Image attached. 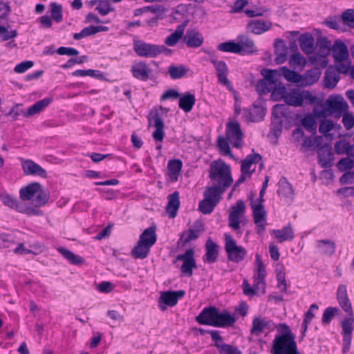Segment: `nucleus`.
Returning a JSON list of instances; mask_svg holds the SVG:
<instances>
[{
  "label": "nucleus",
  "mask_w": 354,
  "mask_h": 354,
  "mask_svg": "<svg viewBox=\"0 0 354 354\" xmlns=\"http://www.w3.org/2000/svg\"><path fill=\"white\" fill-rule=\"evenodd\" d=\"M337 299L342 308L348 314V317L344 318L341 322L343 336L342 353L346 354L351 345L352 334L354 329V315L345 285L339 286L337 290Z\"/></svg>",
  "instance_id": "nucleus-1"
},
{
  "label": "nucleus",
  "mask_w": 354,
  "mask_h": 354,
  "mask_svg": "<svg viewBox=\"0 0 354 354\" xmlns=\"http://www.w3.org/2000/svg\"><path fill=\"white\" fill-rule=\"evenodd\" d=\"M209 177L212 185L224 190H227L233 183L231 167L221 159L211 163Z\"/></svg>",
  "instance_id": "nucleus-2"
},
{
  "label": "nucleus",
  "mask_w": 354,
  "mask_h": 354,
  "mask_svg": "<svg viewBox=\"0 0 354 354\" xmlns=\"http://www.w3.org/2000/svg\"><path fill=\"white\" fill-rule=\"evenodd\" d=\"M285 329L284 333L275 337L272 345V354H300L297 351L295 336L290 328L285 324H281Z\"/></svg>",
  "instance_id": "nucleus-3"
},
{
  "label": "nucleus",
  "mask_w": 354,
  "mask_h": 354,
  "mask_svg": "<svg viewBox=\"0 0 354 354\" xmlns=\"http://www.w3.org/2000/svg\"><path fill=\"white\" fill-rule=\"evenodd\" d=\"M225 249L227 254L228 259L235 263H239L243 261L247 254L245 249L241 246H238L234 239L228 234H225Z\"/></svg>",
  "instance_id": "nucleus-4"
},
{
  "label": "nucleus",
  "mask_w": 354,
  "mask_h": 354,
  "mask_svg": "<svg viewBox=\"0 0 354 354\" xmlns=\"http://www.w3.org/2000/svg\"><path fill=\"white\" fill-rule=\"evenodd\" d=\"M326 104L327 108L321 112V114L324 116L337 113L335 116L339 118L348 109L347 102L343 98L338 100L336 97H330L327 100Z\"/></svg>",
  "instance_id": "nucleus-5"
},
{
  "label": "nucleus",
  "mask_w": 354,
  "mask_h": 354,
  "mask_svg": "<svg viewBox=\"0 0 354 354\" xmlns=\"http://www.w3.org/2000/svg\"><path fill=\"white\" fill-rule=\"evenodd\" d=\"M149 125L156 127V130L152 133V137L156 141L162 142L165 137V122L161 118L158 111L153 110L148 115Z\"/></svg>",
  "instance_id": "nucleus-6"
},
{
  "label": "nucleus",
  "mask_w": 354,
  "mask_h": 354,
  "mask_svg": "<svg viewBox=\"0 0 354 354\" xmlns=\"http://www.w3.org/2000/svg\"><path fill=\"white\" fill-rule=\"evenodd\" d=\"M194 250L190 248L187 250L185 253L178 254L176 257L177 261H183L180 267V272L188 277L192 276L193 269L197 268L196 262L194 259Z\"/></svg>",
  "instance_id": "nucleus-7"
},
{
  "label": "nucleus",
  "mask_w": 354,
  "mask_h": 354,
  "mask_svg": "<svg viewBox=\"0 0 354 354\" xmlns=\"http://www.w3.org/2000/svg\"><path fill=\"white\" fill-rule=\"evenodd\" d=\"M185 295V291L180 290L177 291H165L162 292L159 299V307L162 310L167 309L165 304L169 306H174L177 304L178 299Z\"/></svg>",
  "instance_id": "nucleus-8"
},
{
  "label": "nucleus",
  "mask_w": 354,
  "mask_h": 354,
  "mask_svg": "<svg viewBox=\"0 0 354 354\" xmlns=\"http://www.w3.org/2000/svg\"><path fill=\"white\" fill-rule=\"evenodd\" d=\"M158 45L136 40L133 42V50L140 57H155L158 55Z\"/></svg>",
  "instance_id": "nucleus-9"
},
{
  "label": "nucleus",
  "mask_w": 354,
  "mask_h": 354,
  "mask_svg": "<svg viewBox=\"0 0 354 354\" xmlns=\"http://www.w3.org/2000/svg\"><path fill=\"white\" fill-rule=\"evenodd\" d=\"M274 324L271 319L261 316H256L253 318L250 333L255 336H259L265 329L272 330Z\"/></svg>",
  "instance_id": "nucleus-10"
},
{
  "label": "nucleus",
  "mask_w": 354,
  "mask_h": 354,
  "mask_svg": "<svg viewBox=\"0 0 354 354\" xmlns=\"http://www.w3.org/2000/svg\"><path fill=\"white\" fill-rule=\"evenodd\" d=\"M176 13L185 16L187 17V19L189 20V17L196 18L201 17L205 14V12L198 5L188 3L178 5L176 8Z\"/></svg>",
  "instance_id": "nucleus-11"
},
{
  "label": "nucleus",
  "mask_w": 354,
  "mask_h": 354,
  "mask_svg": "<svg viewBox=\"0 0 354 354\" xmlns=\"http://www.w3.org/2000/svg\"><path fill=\"white\" fill-rule=\"evenodd\" d=\"M236 319L227 310L220 311L218 308L215 315L213 326L218 328H227L234 326Z\"/></svg>",
  "instance_id": "nucleus-12"
},
{
  "label": "nucleus",
  "mask_w": 354,
  "mask_h": 354,
  "mask_svg": "<svg viewBox=\"0 0 354 354\" xmlns=\"http://www.w3.org/2000/svg\"><path fill=\"white\" fill-rule=\"evenodd\" d=\"M21 166L25 175L38 176L46 178V171L32 160H22Z\"/></svg>",
  "instance_id": "nucleus-13"
},
{
  "label": "nucleus",
  "mask_w": 354,
  "mask_h": 354,
  "mask_svg": "<svg viewBox=\"0 0 354 354\" xmlns=\"http://www.w3.org/2000/svg\"><path fill=\"white\" fill-rule=\"evenodd\" d=\"M131 71L136 79L141 81H147L152 73V70L144 61L133 64Z\"/></svg>",
  "instance_id": "nucleus-14"
},
{
  "label": "nucleus",
  "mask_w": 354,
  "mask_h": 354,
  "mask_svg": "<svg viewBox=\"0 0 354 354\" xmlns=\"http://www.w3.org/2000/svg\"><path fill=\"white\" fill-rule=\"evenodd\" d=\"M183 41L188 47H200L204 41L201 33L196 29H188L183 37Z\"/></svg>",
  "instance_id": "nucleus-15"
},
{
  "label": "nucleus",
  "mask_w": 354,
  "mask_h": 354,
  "mask_svg": "<svg viewBox=\"0 0 354 354\" xmlns=\"http://www.w3.org/2000/svg\"><path fill=\"white\" fill-rule=\"evenodd\" d=\"M319 162L322 168L330 167L333 165V153L329 145H324L318 149Z\"/></svg>",
  "instance_id": "nucleus-16"
},
{
  "label": "nucleus",
  "mask_w": 354,
  "mask_h": 354,
  "mask_svg": "<svg viewBox=\"0 0 354 354\" xmlns=\"http://www.w3.org/2000/svg\"><path fill=\"white\" fill-rule=\"evenodd\" d=\"M216 310L217 308L212 306L203 308L196 317V321L200 324L213 326Z\"/></svg>",
  "instance_id": "nucleus-17"
},
{
  "label": "nucleus",
  "mask_w": 354,
  "mask_h": 354,
  "mask_svg": "<svg viewBox=\"0 0 354 354\" xmlns=\"http://www.w3.org/2000/svg\"><path fill=\"white\" fill-rule=\"evenodd\" d=\"M256 263L257 265V273L254 275L255 286L257 287H261L263 289L266 288V270L263 261L261 259L259 254L257 253L255 255Z\"/></svg>",
  "instance_id": "nucleus-18"
},
{
  "label": "nucleus",
  "mask_w": 354,
  "mask_h": 354,
  "mask_svg": "<svg viewBox=\"0 0 354 354\" xmlns=\"http://www.w3.org/2000/svg\"><path fill=\"white\" fill-rule=\"evenodd\" d=\"M205 250L204 261L209 263L216 262L218 257V245L211 238H209L206 241Z\"/></svg>",
  "instance_id": "nucleus-19"
},
{
  "label": "nucleus",
  "mask_w": 354,
  "mask_h": 354,
  "mask_svg": "<svg viewBox=\"0 0 354 354\" xmlns=\"http://www.w3.org/2000/svg\"><path fill=\"white\" fill-rule=\"evenodd\" d=\"M214 66L216 71L218 82L226 86L227 88H231L230 82L227 79L228 68L225 62L224 61L214 62Z\"/></svg>",
  "instance_id": "nucleus-20"
},
{
  "label": "nucleus",
  "mask_w": 354,
  "mask_h": 354,
  "mask_svg": "<svg viewBox=\"0 0 354 354\" xmlns=\"http://www.w3.org/2000/svg\"><path fill=\"white\" fill-rule=\"evenodd\" d=\"M180 204L178 192L176 191L168 196V203L166 207V211L169 218H173L176 216Z\"/></svg>",
  "instance_id": "nucleus-21"
},
{
  "label": "nucleus",
  "mask_w": 354,
  "mask_h": 354,
  "mask_svg": "<svg viewBox=\"0 0 354 354\" xmlns=\"http://www.w3.org/2000/svg\"><path fill=\"white\" fill-rule=\"evenodd\" d=\"M333 53L335 62H343L348 57V50L346 45L339 40L335 41Z\"/></svg>",
  "instance_id": "nucleus-22"
},
{
  "label": "nucleus",
  "mask_w": 354,
  "mask_h": 354,
  "mask_svg": "<svg viewBox=\"0 0 354 354\" xmlns=\"http://www.w3.org/2000/svg\"><path fill=\"white\" fill-rule=\"evenodd\" d=\"M183 162L179 159L171 160L168 162V176L171 182H176L181 172Z\"/></svg>",
  "instance_id": "nucleus-23"
},
{
  "label": "nucleus",
  "mask_w": 354,
  "mask_h": 354,
  "mask_svg": "<svg viewBox=\"0 0 354 354\" xmlns=\"http://www.w3.org/2000/svg\"><path fill=\"white\" fill-rule=\"evenodd\" d=\"M188 22L189 19H186L181 24L178 25L176 30L166 38L165 43L167 46H174L183 37L185 28L187 26Z\"/></svg>",
  "instance_id": "nucleus-24"
},
{
  "label": "nucleus",
  "mask_w": 354,
  "mask_h": 354,
  "mask_svg": "<svg viewBox=\"0 0 354 354\" xmlns=\"http://www.w3.org/2000/svg\"><path fill=\"white\" fill-rule=\"evenodd\" d=\"M41 184L39 183H31L27 186L21 188L19 191L20 198L23 201H29L39 191H40Z\"/></svg>",
  "instance_id": "nucleus-25"
},
{
  "label": "nucleus",
  "mask_w": 354,
  "mask_h": 354,
  "mask_svg": "<svg viewBox=\"0 0 354 354\" xmlns=\"http://www.w3.org/2000/svg\"><path fill=\"white\" fill-rule=\"evenodd\" d=\"M272 234L280 243L292 241L295 238L294 231L290 223L284 226L281 230H274Z\"/></svg>",
  "instance_id": "nucleus-26"
},
{
  "label": "nucleus",
  "mask_w": 354,
  "mask_h": 354,
  "mask_svg": "<svg viewBox=\"0 0 354 354\" xmlns=\"http://www.w3.org/2000/svg\"><path fill=\"white\" fill-rule=\"evenodd\" d=\"M284 102L286 104L297 107L302 105L301 91L299 88L291 89L285 95Z\"/></svg>",
  "instance_id": "nucleus-27"
},
{
  "label": "nucleus",
  "mask_w": 354,
  "mask_h": 354,
  "mask_svg": "<svg viewBox=\"0 0 354 354\" xmlns=\"http://www.w3.org/2000/svg\"><path fill=\"white\" fill-rule=\"evenodd\" d=\"M52 102V98L46 97L30 106L24 114V118H30L41 112Z\"/></svg>",
  "instance_id": "nucleus-28"
},
{
  "label": "nucleus",
  "mask_w": 354,
  "mask_h": 354,
  "mask_svg": "<svg viewBox=\"0 0 354 354\" xmlns=\"http://www.w3.org/2000/svg\"><path fill=\"white\" fill-rule=\"evenodd\" d=\"M226 190L221 189L217 186L207 187L203 193L204 197L218 204L222 199V195Z\"/></svg>",
  "instance_id": "nucleus-29"
},
{
  "label": "nucleus",
  "mask_w": 354,
  "mask_h": 354,
  "mask_svg": "<svg viewBox=\"0 0 354 354\" xmlns=\"http://www.w3.org/2000/svg\"><path fill=\"white\" fill-rule=\"evenodd\" d=\"M156 231V227L155 225H152L142 232L140 235L139 239L151 248L157 241Z\"/></svg>",
  "instance_id": "nucleus-30"
},
{
  "label": "nucleus",
  "mask_w": 354,
  "mask_h": 354,
  "mask_svg": "<svg viewBox=\"0 0 354 354\" xmlns=\"http://www.w3.org/2000/svg\"><path fill=\"white\" fill-rule=\"evenodd\" d=\"M300 47L307 55L311 54L314 50L315 39L313 36L309 33H304L299 37Z\"/></svg>",
  "instance_id": "nucleus-31"
},
{
  "label": "nucleus",
  "mask_w": 354,
  "mask_h": 354,
  "mask_svg": "<svg viewBox=\"0 0 354 354\" xmlns=\"http://www.w3.org/2000/svg\"><path fill=\"white\" fill-rule=\"evenodd\" d=\"M0 199L6 206L14 209L19 212H24V207L17 198L12 197L8 194H2L0 195Z\"/></svg>",
  "instance_id": "nucleus-32"
},
{
  "label": "nucleus",
  "mask_w": 354,
  "mask_h": 354,
  "mask_svg": "<svg viewBox=\"0 0 354 354\" xmlns=\"http://www.w3.org/2000/svg\"><path fill=\"white\" fill-rule=\"evenodd\" d=\"M248 112L247 120L252 122H260L263 120L266 110L261 106L253 105Z\"/></svg>",
  "instance_id": "nucleus-33"
},
{
  "label": "nucleus",
  "mask_w": 354,
  "mask_h": 354,
  "mask_svg": "<svg viewBox=\"0 0 354 354\" xmlns=\"http://www.w3.org/2000/svg\"><path fill=\"white\" fill-rule=\"evenodd\" d=\"M317 247L323 254L330 257L335 254L336 244L333 241L322 239L317 241Z\"/></svg>",
  "instance_id": "nucleus-34"
},
{
  "label": "nucleus",
  "mask_w": 354,
  "mask_h": 354,
  "mask_svg": "<svg viewBox=\"0 0 354 354\" xmlns=\"http://www.w3.org/2000/svg\"><path fill=\"white\" fill-rule=\"evenodd\" d=\"M179 98V108L186 113L190 112L196 102L194 95L187 92Z\"/></svg>",
  "instance_id": "nucleus-35"
},
{
  "label": "nucleus",
  "mask_w": 354,
  "mask_h": 354,
  "mask_svg": "<svg viewBox=\"0 0 354 354\" xmlns=\"http://www.w3.org/2000/svg\"><path fill=\"white\" fill-rule=\"evenodd\" d=\"M150 249L151 247L139 239L136 245L132 249L131 254L135 259H144L148 256Z\"/></svg>",
  "instance_id": "nucleus-36"
},
{
  "label": "nucleus",
  "mask_w": 354,
  "mask_h": 354,
  "mask_svg": "<svg viewBox=\"0 0 354 354\" xmlns=\"http://www.w3.org/2000/svg\"><path fill=\"white\" fill-rule=\"evenodd\" d=\"M226 135L228 138L243 139V132L238 122H230L227 124Z\"/></svg>",
  "instance_id": "nucleus-37"
},
{
  "label": "nucleus",
  "mask_w": 354,
  "mask_h": 354,
  "mask_svg": "<svg viewBox=\"0 0 354 354\" xmlns=\"http://www.w3.org/2000/svg\"><path fill=\"white\" fill-rule=\"evenodd\" d=\"M339 80V75L335 71L329 68L326 70L324 75V86L327 88H334Z\"/></svg>",
  "instance_id": "nucleus-38"
},
{
  "label": "nucleus",
  "mask_w": 354,
  "mask_h": 354,
  "mask_svg": "<svg viewBox=\"0 0 354 354\" xmlns=\"http://www.w3.org/2000/svg\"><path fill=\"white\" fill-rule=\"evenodd\" d=\"M248 30L256 35H260L269 30L270 26L260 20H250L247 25Z\"/></svg>",
  "instance_id": "nucleus-39"
},
{
  "label": "nucleus",
  "mask_w": 354,
  "mask_h": 354,
  "mask_svg": "<svg viewBox=\"0 0 354 354\" xmlns=\"http://www.w3.org/2000/svg\"><path fill=\"white\" fill-rule=\"evenodd\" d=\"M278 194L286 198H292L294 196V190L292 185L288 180L283 177L279 182Z\"/></svg>",
  "instance_id": "nucleus-40"
},
{
  "label": "nucleus",
  "mask_w": 354,
  "mask_h": 354,
  "mask_svg": "<svg viewBox=\"0 0 354 354\" xmlns=\"http://www.w3.org/2000/svg\"><path fill=\"white\" fill-rule=\"evenodd\" d=\"M57 250L65 259L73 265L78 266L84 263V259L82 257L74 254L68 249L59 248Z\"/></svg>",
  "instance_id": "nucleus-41"
},
{
  "label": "nucleus",
  "mask_w": 354,
  "mask_h": 354,
  "mask_svg": "<svg viewBox=\"0 0 354 354\" xmlns=\"http://www.w3.org/2000/svg\"><path fill=\"white\" fill-rule=\"evenodd\" d=\"M251 207L253 211V217L255 223H260L266 221V212L263 207V204H254V201H251Z\"/></svg>",
  "instance_id": "nucleus-42"
},
{
  "label": "nucleus",
  "mask_w": 354,
  "mask_h": 354,
  "mask_svg": "<svg viewBox=\"0 0 354 354\" xmlns=\"http://www.w3.org/2000/svg\"><path fill=\"white\" fill-rule=\"evenodd\" d=\"M217 49L223 52L241 53L243 47L239 43H236L234 41H226L218 45Z\"/></svg>",
  "instance_id": "nucleus-43"
},
{
  "label": "nucleus",
  "mask_w": 354,
  "mask_h": 354,
  "mask_svg": "<svg viewBox=\"0 0 354 354\" xmlns=\"http://www.w3.org/2000/svg\"><path fill=\"white\" fill-rule=\"evenodd\" d=\"M204 229H189L185 231L181 234L180 241L183 242V245H185L191 241L198 239L201 232H203Z\"/></svg>",
  "instance_id": "nucleus-44"
},
{
  "label": "nucleus",
  "mask_w": 354,
  "mask_h": 354,
  "mask_svg": "<svg viewBox=\"0 0 354 354\" xmlns=\"http://www.w3.org/2000/svg\"><path fill=\"white\" fill-rule=\"evenodd\" d=\"M281 71L283 77L289 82L293 83H299L303 80V77L297 72L289 69L286 66H282Z\"/></svg>",
  "instance_id": "nucleus-45"
},
{
  "label": "nucleus",
  "mask_w": 354,
  "mask_h": 354,
  "mask_svg": "<svg viewBox=\"0 0 354 354\" xmlns=\"http://www.w3.org/2000/svg\"><path fill=\"white\" fill-rule=\"evenodd\" d=\"M188 72V68L185 66L171 65L168 68V73L173 80L180 79L184 77Z\"/></svg>",
  "instance_id": "nucleus-46"
},
{
  "label": "nucleus",
  "mask_w": 354,
  "mask_h": 354,
  "mask_svg": "<svg viewBox=\"0 0 354 354\" xmlns=\"http://www.w3.org/2000/svg\"><path fill=\"white\" fill-rule=\"evenodd\" d=\"M217 147L222 154L229 156L230 158H234V156L230 147L228 140L222 136H219L218 137Z\"/></svg>",
  "instance_id": "nucleus-47"
},
{
  "label": "nucleus",
  "mask_w": 354,
  "mask_h": 354,
  "mask_svg": "<svg viewBox=\"0 0 354 354\" xmlns=\"http://www.w3.org/2000/svg\"><path fill=\"white\" fill-rule=\"evenodd\" d=\"M90 6L91 7L95 6V10L102 16L108 15L114 10L109 3V1H90Z\"/></svg>",
  "instance_id": "nucleus-48"
},
{
  "label": "nucleus",
  "mask_w": 354,
  "mask_h": 354,
  "mask_svg": "<svg viewBox=\"0 0 354 354\" xmlns=\"http://www.w3.org/2000/svg\"><path fill=\"white\" fill-rule=\"evenodd\" d=\"M72 75L73 76H91L95 78H97L98 80H103L104 79V74L100 71L97 70H93V69H88V70H76L74 71Z\"/></svg>",
  "instance_id": "nucleus-49"
},
{
  "label": "nucleus",
  "mask_w": 354,
  "mask_h": 354,
  "mask_svg": "<svg viewBox=\"0 0 354 354\" xmlns=\"http://www.w3.org/2000/svg\"><path fill=\"white\" fill-rule=\"evenodd\" d=\"M321 75V72L319 69L315 68L311 69L306 72L305 76L304 78V84L306 85H312L317 82L319 79Z\"/></svg>",
  "instance_id": "nucleus-50"
},
{
  "label": "nucleus",
  "mask_w": 354,
  "mask_h": 354,
  "mask_svg": "<svg viewBox=\"0 0 354 354\" xmlns=\"http://www.w3.org/2000/svg\"><path fill=\"white\" fill-rule=\"evenodd\" d=\"M216 205L217 204L204 197L199 203L198 209L204 214H209L213 212Z\"/></svg>",
  "instance_id": "nucleus-51"
},
{
  "label": "nucleus",
  "mask_w": 354,
  "mask_h": 354,
  "mask_svg": "<svg viewBox=\"0 0 354 354\" xmlns=\"http://www.w3.org/2000/svg\"><path fill=\"white\" fill-rule=\"evenodd\" d=\"M51 18L59 23L62 21V7L57 3H51L50 5Z\"/></svg>",
  "instance_id": "nucleus-52"
},
{
  "label": "nucleus",
  "mask_w": 354,
  "mask_h": 354,
  "mask_svg": "<svg viewBox=\"0 0 354 354\" xmlns=\"http://www.w3.org/2000/svg\"><path fill=\"white\" fill-rule=\"evenodd\" d=\"M288 92L285 86L276 83L272 88V97L276 100L280 99L285 100V95Z\"/></svg>",
  "instance_id": "nucleus-53"
},
{
  "label": "nucleus",
  "mask_w": 354,
  "mask_h": 354,
  "mask_svg": "<svg viewBox=\"0 0 354 354\" xmlns=\"http://www.w3.org/2000/svg\"><path fill=\"white\" fill-rule=\"evenodd\" d=\"M243 47L242 54L253 53L254 50V44L253 40L245 37H243L241 39V44Z\"/></svg>",
  "instance_id": "nucleus-54"
},
{
  "label": "nucleus",
  "mask_w": 354,
  "mask_h": 354,
  "mask_svg": "<svg viewBox=\"0 0 354 354\" xmlns=\"http://www.w3.org/2000/svg\"><path fill=\"white\" fill-rule=\"evenodd\" d=\"M339 312V309L337 307H328L327 308L323 313L322 315V323L323 324H329L335 314H337Z\"/></svg>",
  "instance_id": "nucleus-55"
},
{
  "label": "nucleus",
  "mask_w": 354,
  "mask_h": 354,
  "mask_svg": "<svg viewBox=\"0 0 354 354\" xmlns=\"http://www.w3.org/2000/svg\"><path fill=\"white\" fill-rule=\"evenodd\" d=\"M35 202L38 206H44L46 205L50 198V192L47 189H44L41 187L40 191L37 192Z\"/></svg>",
  "instance_id": "nucleus-56"
},
{
  "label": "nucleus",
  "mask_w": 354,
  "mask_h": 354,
  "mask_svg": "<svg viewBox=\"0 0 354 354\" xmlns=\"http://www.w3.org/2000/svg\"><path fill=\"white\" fill-rule=\"evenodd\" d=\"M272 116L275 119H280L287 116V106L286 104H277L272 108Z\"/></svg>",
  "instance_id": "nucleus-57"
},
{
  "label": "nucleus",
  "mask_w": 354,
  "mask_h": 354,
  "mask_svg": "<svg viewBox=\"0 0 354 354\" xmlns=\"http://www.w3.org/2000/svg\"><path fill=\"white\" fill-rule=\"evenodd\" d=\"M165 8L162 6H160V5L147 6L143 8L136 10L134 12V15L138 16L146 10H150L153 13H157L158 15H161L165 12Z\"/></svg>",
  "instance_id": "nucleus-58"
},
{
  "label": "nucleus",
  "mask_w": 354,
  "mask_h": 354,
  "mask_svg": "<svg viewBox=\"0 0 354 354\" xmlns=\"http://www.w3.org/2000/svg\"><path fill=\"white\" fill-rule=\"evenodd\" d=\"M267 11L264 7L261 6H255L252 9L244 10V13L248 17H261Z\"/></svg>",
  "instance_id": "nucleus-59"
},
{
  "label": "nucleus",
  "mask_w": 354,
  "mask_h": 354,
  "mask_svg": "<svg viewBox=\"0 0 354 354\" xmlns=\"http://www.w3.org/2000/svg\"><path fill=\"white\" fill-rule=\"evenodd\" d=\"M321 145V138L316 137L315 139L311 138L310 137H306L302 143L301 151H304L303 149L309 148L311 147H315V149L316 148L319 147Z\"/></svg>",
  "instance_id": "nucleus-60"
},
{
  "label": "nucleus",
  "mask_w": 354,
  "mask_h": 354,
  "mask_svg": "<svg viewBox=\"0 0 354 354\" xmlns=\"http://www.w3.org/2000/svg\"><path fill=\"white\" fill-rule=\"evenodd\" d=\"M306 64L305 58L299 53H295L289 60V64L291 67L301 66Z\"/></svg>",
  "instance_id": "nucleus-61"
},
{
  "label": "nucleus",
  "mask_w": 354,
  "mask_h": 354,
  "mask_svg": "<svg viewBox=\"0 0 354 354\" xmlns=\"http://www.w3.org/2000/svg\"><path fill=\"white\" fill-rule=\"evenodd\" d=\"M273 86L274 85L270 84L266 80H260L257 84L256 88L260 94H267L272 90Z\"/></svg>",
  "instance_id": "nucleus-62"
},
{
  "label": "nucleus",
  "mask_w": 354,
  "mask_h": 354,
  "mask_svg": "<svg viewBox=\"0 0 354 354\" xmlns=\"http://www.w3.org/2000/svg\"><path fill=\"white\" fill-rule=\"evenodd\" d=\"M95 26H89L88 27H86L84 28H83L81 32H77V33H75L73 35V38L76 40H80L84 37H88V36H91V35H95Z\"/></svg>",
  "instance_id": "nucleus-63"
},
{
  "label": "nucleus",
  "mask_w": 354,
  "mask_h": 354,
  "mask_svg": "<svg viewBox=\"0 0 354 354\" xmlns=\"http://www.w3.org/2000/svg\"><path fill=\"white\" fill-rule=\"evenodd\" d=\"M219 354H242V352L235 346L225 344L219 346Z\"/></svg>",
  "instance_id": "nucleus-64"
}]
</instances>
